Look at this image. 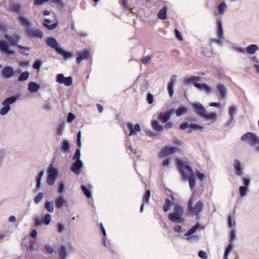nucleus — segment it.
<instances>
[{
  "label": "nucleus",
  "mask_w": 259,
  "mask_h": 259,
  "mask_svg": "<svg viewBox=\"0 0 259 259\" xmlns=\"http://www.w3.org/2000/svg\"><path fill=\"white\" fill-rule=\"evenodd\" d=\"M58 253L60 259H65L66 257V248L64 246H61L59 248Z\"/></svg>",
  "instance_id": "72a5a7b5"
},
{
  "label": "nucleus",
  "mask_w": 259,
  "mask_h": 259,
  "mask_svg": "<svg viewBox=\"0 0 259 259\" xmlns=\"http://www.w3.org/2000/svg\"><path fill=\"white\" fill-rule=\"evenodd\" d=\"M193 108L195 113L201 117L206 119L207 120H211L212 122L217 120V115L215 112L207 113L203 106L200 103H194L192 104Z\"/></svg>",
  "instance_id": "f257e3e1"
},
{
  "label": "nucleus",
  "mask_w": 259,
  "mask_h": 259,
  "mask_svg": "<svg viewBox=\"0 0 259 259\" xmlns=\"http://www.w3.org/2000/svg\"><path fill=\"white\" fill-rule=\"evenodd\" d=\"M177 78V76L176 75H172L168 83L167 91L170 97H172L174 95V88L176 82Z\"/></svg>",
  "instance_id": "2eb2a0df"
},
{
  "label": "nucleus",
  "mask_w": 259,
  "mask_h": 259,
  "mask_svg": "<svg viewBox=\"0 0 259 259\" xmlns=\"http://www.w3.org/2000/svg\"><path fill=\"white\" fill-rule=\"evenodd\" d=\"M236 223L234 220L232 219L231 216L228 218V226L231 229H234L235 227Z\"/></svg>",
  "instance_id": "de8ad7c7"
},
{
  "label": "nucleus",
  "mask_w": 259,
  "mask_h": 259,
  "mask_svg": "<svg viewBox=\"0 0 259 259\" xmlns=\"http://www.w3.org/2000/svg\"><path fill=\"white\" fill-rule=\"evenodd\" d=\"M219 13L221 15H224L227 9L226 4L225 2H221L217 7Z\"/></svg>",
  "instance_id": "c85d7f7f"
},
{
  "label": "nucleus",
  "mask_w": 259,
  "mask_h": 259,
  "mask_svg": "<svg viewBox=\"0 0 259 259\" xmlns=\"http://www.w3.org/2000/svg\"><path fill=\"white\" fill-rule=\"evenodd\" d=\"M56 81L60 84H64L66 86L70 85L72 83V78L71 76L64 77L63 74H58L57 76Z\"/></svg>",
  "instance_id": "f8f14e48"
},
{
  "label": "nucleus",
  "mask_w": 259,
  "mask_h": 259,
  "mask_svg": "<svg viewBox=\"0 0 259 259\" xmlns=\"http://www.w3.org/2000/svg\"><path fill=\"white\" fill-rule=\"evenodd\" d=\"M16 100V98L13 97L8 98L4 100L2 103V105L5 106V107L1 109L0 114L2 115L6 114L11 109L10 105L14 103Z\"/></svg>",
  "instance_id": "1a4fd4ad"
},
{
  "label": "nucleus",
  "mask_w": 259,
  "mask_h": 259,
  "mask_svg": "<svg viewBox=\"0 0 259 259\" xmlns=\"http://www.w3.org/2000/svg\"><path fill=\"white\" fill-rule=\"evenodd\" d=\"M217 35L220 37H224V30L223 28L222 22L221 20L217 21Z\"/></svg>",
  "instance_id": "a878e982"
},
{
  "label": "nucleus",
  "mask_w": 259,
  "mask_h": 259,
  "mask_svg": "<svg viewBox=\"0 0 259 259\" xmlns=\"http://www.w3.org/2000/svg\"><path fill=\"white\" fill-rule=\"evenodd\" d=\"M65 229L64 225L61 223L57 225V230L59 233H62Z\"/></svg>",
  "instance_id": "338daca9"
},
{
  "label": "nucleus",
  "mask_w": 259,
  "mask_h": 259,
  "mask_svg": "<svg viewBox=\"0 0 259 259\" xmlns=\"http://www.w3.org/2000/svg\"><path fill=\"white\" fill-rule=\"evenodd\" d=\"M44 197V193L39 192L37 195L34 197V201L35 204H38L42 200Z\"/></svg>",
  "instance_id": "37998d69"
},
{
  "label": "nucleus",
  "mask_w": 259,
  "mask_h": 259,
  "mask_svg": "<svg viewBox=\"0 0 259 259\" xmlns=\"http://www.w3.org/2000/svg\"><path fill=\"white\" fill-rule=\"evenodd\" d=\"M236 112H237V108L235 106H232L229 108V114L231 117V119L229 121H228L226 123L228 126L230 125L231 124V122L234 119V115L236 113Z\"/></svg>",
  "instance_id": "393cba45"
},
{
  "label": "nucleus",
  "mask_w": 259,
  "mask_h": 259,
  "mask_svg": "<svg viewBox=\"0 0 259 259\" xmlns=\"http://www.w3.org/2000/svg\"><path fill=\"white\" fill-rule=\"evenodd\" d=\"M50 0H34V5L35 6H38L42 5L44 3L49 2Z\"/></svg>",
  "instance_id": "bf43d9fd"
},
{
  "label": "nucleus",
  "mask_w": 259,
  "mask_h": 259,
  "mask_svg": "<svg viewBox=\"0 0 259 259\" xmlns=\"http://www.w3.org/2000/svg\"><path fill=\"white\" fill-rule=\"evenodd\" d=\"M45 208L48 211L50 212H53L54 211V205L53 201H47L46 202Z\"/></svg>",
  "instance_id": "4c0bfd02"
},
{
  "label": "nucleus",
  "mask_w": 259,
  "mask_h": 259,
  "mask_svg": "<svg viewBox=\"0 0 259 259\" xmlns=\"http://www.w3.org/2000/svg\"><path fill=\"white\" fill-rule=\"evenodd\" d=\"M251 147L253 148L255 152L259 153V137H257L256 142L255 144H253Z\"/></svg>",
  "instance_id": "09e8293b"
},
{
  "label": "nucleus",
  "mask_w": 259,
  "mask_h": 259,
  "mask_svg": "<svg viewBox=\"0 0 259 259\" xmlns=\"http://www.w3.org/2000/svg\"><path fill=\"white\" fill-rule=\"evenodd\" d=\"M177 164L184 180H186L187 178H189V172L192 173V176L194 175L193 171L188 165L187 162L184 161L182 159H178Z\"/></svg>",
  "instance_id": "20e7f679"
},
{
  "label": "nucleus",
  "mask_w": 259,
  "mask_h": 259,
  "mask_svg": "<svg viewBox=\"0 0 259 259\" xmlns=\"http://www.w3.org/2000/svg\"><path fill=\"white\" fill-rule=\"evenodd\" d=\"M151 57L149 55L146 56L141 59V62L144 64H147L151 60Z\"/></svg>",
  "instance_id": "8fccbe9b"
},
{
  "label": "nucleus",
  "mask_w": 259,
  "mask_h": 259,
  "mask_svg": "<svg viewBox=\"0 0 259 259\" xmlns=\"http://www.w3.org/2000/svg\"><path fill=\"white\" fill-rule=\"evenodd\" d=\"M203 126L195 123H191L190 124V128L188 130V132L189 133H191L192 130L197 131V130H201L203 129Z\"/></svg>",
  "instance_id": "7c9ffc66"
},
{
  "label": "nucleus",
  "mask_w": 259,
  "mask_h": 259,
  "mask_svg": "<svg viewBox=\"0 0 259 259\" xmlns=\"http://www.w3.org/2000/svg\"><path fill=\"white\" fill-rule=\"evenodd\" d=\"M221 97L222 98H225L227 95V90L223 84H219L217 87Z\"/></svg>",
  "instance_id": "cd10ccee"
},
{
  "label": "nucleus",
  "mask_w": 259,
  "mask_h": 259,
  "mask_svg": "<svg viewBox=\"0 0 259 259\" xmlns=\"http://www.w3.org/2000/svg\"><path fill=\"white\" fill-rule=\"evenodd\" d=\"M44 175V171H41L39 173V175L37 177V183H36V187L37 188H39L40 186V180H41V177L42 176H43Z\"/></svg>",
  "instance_id": "603ef678"
},
{
  "label": "nucleus",
  "mask_w": 259,
  "mask_h": 259,
  "mask_svg": "<svg viewBox=\"0 0 259 259\" xmlns=\"http://www.w3.org/2000/svg\"><path fill=\"white\" fill-rule=\"evenodd\" d=\"M188 111V109L185 107H181L178 109L176 111V114L177 116H180L185 113H186Z\"/></svg>",
  "instance_id": "58836bf2"
},
{
  "label": "nucleus",
  "mask_w": 259,
  "mask_h": 259,
  "mask_svg": "<svg viewBox=\"0 0 259 259\" xmlns=\"http://www.w3.org/2000/svg\"><path fill=\"white\" fill-rule=\"evenodd\" d=\"M82 191H83L84 195L87 197L90 198L92 196L91 192L89 189H88L85 186L82 185L81 186Z\"/></svg>",
  "instance_id": "79ce46f5"
},
{
  "label": "nucleus",
  "mask_w": 259,
  "mask_h": 259,
  "mask_svg": "<svg viewBox=\"0 0 259 259\" xmlns=\"http://www.w3.org/2000/svg\"><path fill=\"white\" fill-rule=\"evenodd\" d=\"M51 22V20L48 19H45L44 20V22L43 23V25L49 30H53L57 27L58 23L56 22L51 25H50L49 24H50Z\"/></svg>",
  "instance_id": "4be33fe9"
},
{
  "label": "nucleus",
  "mask_w": 259,
  "mask_h": 259,
  "mask_svg": "<svg viewBox=\"0 0 259 259\" xmlns=\"http://www.w3.org/2000/svg\"><path fill=\"white\" fill-rule=\"evenodd\" d=\"M257 50V46L254 44L249 45L246 48V52L251 55L254 54Z\"/></svg>",
  "instance_id": "c756f323"
},
{
  "label": "nucleus",
  "mask_w": 259,
  "mask_h": 259,
  "mask_svg": "<svg viewBox=\"0 0 259 259\" xmlns=\"http://www.w3.org/2000/svg\"><path fill=\"white\" fill-rule=\"evenodd\" d=\"M18 19L20 24L26 27L25 31L28 36L40 38L43 37V33L39 29L32 28L30 22L26 18L20 17Z\"/></svg>",
  "instance_id": "f03ea898"
},
{
  "label": "nucleus",
  "mask_w": 259,
  "mask_h": 259,
  "mask_svg": "<svg viewBox=\"0 0 259 259\" xmlns=\"http://www.w3.org/2000/svg\"><path fill=\"white\" fill-rule=\"evenodd\" d=\"M14 71L11 67H4L1 71V75L6 78H10L14 75Z\"/></svg>",
  "instance_id": "dca6fc26"
},
{
  "label": "nucleus",
  "mask_w": 259,
  "mask_h": 259,
  "mask_svg": "<svg viewBox=\"0 0 259 259\" xmlns=\"http://www.w3.org/2000/svg\"><path fill=\"white\" fill-rule=\"evenodd\" d=\"M242 181L243 183V186H241L239 188V192L241 197H244L247 195L249 192V187L250 184V180L249 177H242Z\"/></svg>",
  "instance_id": "6e6552de"
},
{
  "label": "nucleus",
  "mask_w": 259,
  "mask_h": 259,
  "mask_svg": "<svg viewBox=\"0 0 259 259\" xmlns=\"http://www.w3.org/2000/svg\"><path fill=\"white\" fill-rule=\"evenodd\" d=\"M189 127H190V125L189 124L188 122H185L181 124V125L180 126V128L181 130H184L187 128Z\"/></svg>",
  "instance_id": "774afa93"
},
{
  "label": "nucleus",
  "mask_w": 259,
  "mask_h": 259,
  "mask_svg": "<svg viewBox=\"0 0 259 259\" xmlns=\"http://www.w3.org/2000/svg\"><path fill=\"white\" fill-rule=\"evenodd\" d=\"M51 220V216L50 214L47 213L45 215V218L42 219V222L46 225H49Z\"/></svg>",
  "instance_id": "a18cd8bd"
},
{
  "label": "nucleus",
  "mask_w": 259,
  "mask_h": 259,
  "mask_svg": "<svg viewBox=\"0 0 259 259\" xmlns=\"http://www.w3.org/2000/svg\"><path fill=\"white\" fill-rule=\"evenodd\" d=\"M175 35H176V36L177 37V38L179 40L182 41L183 40V37H182V35H181V33H180V32L177 29H175Z\"/></svg>",
  "instance_id": "0e129e2a"
},
{
  "label": "nucleus",
  "mask_w": 259,
  "mask_h": 259,
  "mask_svg": "<svg viewBox=\"0 0 259 259\" xmlns=\"http://www.w3.org/2000/svg\"><path fill=\"white\" fill-rule=\"evenodd\" d=\"M183 208L179 205H176L174 208V213L169 214V219L175 223H181L182 222V215L183 214Z\"/></svg>",
  "instance_id": "0eeeda50"
},
{
  "label": "nucleus",
  "mask_w": 259,
  "mask_h": 259,
  "mask_svg": "<svg viewBox=\"0 0 259 259\" xmlns=\"http://www.w3.org/2000/svg\"><path fill=\"white\" fill-rule=\"evenodd\" d=\"M90 57V52L88 50H84L78 53V57L76 58V62L79 64L82 60L88 59Z\"/></svg>",
  "instance_id": "6ab92c4d"
},
{
  "label": "nucleus",
  "mask_w": 259,
  "mask_h": 259,
  "mask_svg": "<svg viewBox=\"0 0 259 259\" xmlns=\"http://www.w3.org/2000/svg\"><path fill=\"white\" fill-rule=\"evenodd\" d=\"M159 122H162V112H159L156 118L152 121V126L154 130L159 131L162 129V126L159 124Z\"/></svg>",
  "instance_id": "4468645a"
},
{
  "label": "nucleus",
  "mask_w": 259,
  "mask_h": 259,
  "mask_svg": "<svg viewBox=\"0 0 259 259\" xmlns=\"http://www.w3.org/2000/svg\"><path fill=\"white\" fill-rule=\"evenodd\" d=\"M82 167V163L80 160H76L71 166V170L75 174L79 175L81 173Z\"/></svg>",
  "instance_id": "a211bd4d"
},
{
  "label": "nucleus",
  "mask_w": 259,
  "mask_h": 259,
  "mask_svg": "<svg viewBox=\"0 0 259 259\" xmlns=\"http://www.w3.org/2000/svg\"><path fill=\"white\" fill-rule=\"evenodd\" d=\"M257 140V136L251 132H247L244 135H242L241 138V140L243 142H246L250 146L255 144Z\"/></svg>",
  "instance_id": "9d476101"
},
{
  "label": "nucleus",
  "mask_w": 259,
  "mask_h": 259,
  "mask_svg": "<svg viewBox=\"0 0 259 259\" xmlns=\"http://www.w3.org/2000/svg\"><path fill=\"white\" fill-rule=\"evenodd\" d=\"M198 256L203 259H207L208 255L204 251L201 250L198 252Z\"/></svg>",
  "instance_id": "864d4df0"
},
{
  "label": "nucleus",
  "mask_w": 259,
  "mask_h": 259,
  "mask_svg": "<svg viewBox=\"0 0 259 259\" xmlns=\"http://www.w3.org/2000/svg\"><path fill=\"white\" fill-rule=\"evenodd\" d=\"M199 239V237L197 235L190 236L187 238V240L190 243L197 242Z\"/></svg>",
  "instance_id": "49530a36"
},
{
  "label": "nucleus",
  "mask_w": 259,
  "mask_h": 259,
  "mask_svg": "<svg viewBox=\"0 0 259 259\" xmlns=\"http://www.w3.org/2000/svg\"><path fill=\"white\" fill-rule=\"evenodd\" d=\"M147 102L149 104H151L152 103H153V102L154 101V98H153V95L149 93L147 95Z\"/></svg>",
  "instance_id": "052dcab7"
},
{
  "label": "nucleus",
  "mask_w": 259,
  "mask_h": 259,
  "mask_svg": "<svg viewBox=\"0 0 259 259\" xmlns=\"http://www.w3.org/2000/svg\"><path fill=\"white\" fill-rule=\"evenodd\" d=\"M181 152L180 149L176 147H165L163 148V158L164 156L169 155Z\"/></svg>",
  "instance_id": "f3484780"
},
{
  "label": "nucleus",
  "mask_w": 259,
  "mask_h": 259,
  "mask_svg": "<svg viewBox=\"0 0 259 259\" xmlns=\"http://www.w3.org/2000/svg\"><path fill=\"white\" fill-rule=\"evenodd\" d=\"M195 174L197 178L200 180H203L204 178V175L203 173L200 172L199 170H196Z\"/></svg>",
  "instance_id": "e2e57ef3"
},
{
  "label": "nucleus",
  "mask_w": 259,
  "mask_h": 259,
  "mask_svg": "<svg viewBox=\"0 0 259 259\" xmlns=\"http://www.w3.org/2000/svg\"><path fill=\"white\" fill-rule=\"evenodd\" d=\"M0 50L8 54L12 55L14 52L9 49V45L5 41H0Z\"/></svg>",
  "instance_id": "412c9836"
},
{
  "label": "nucleus",
  "mask_w": 259,
  "mask_h": 259,
  "mask_svg": "<svg viewBox=\"0 0 259 259\" xmlns=\"http://www.w3.org/2000/svg\"><path fill=\"white\" fill-rule=\"evenodd\" d=\"M19 64L21 67H27L29 66V62L28 61H26V60L20 61L19 62Z\"/></svg>",
  "instance_id": "4d7b16f0"
},
{
  "label": "nucleus",
  "mask_w": 259,
  "mask_h": 259,
  "mask_svg": "<svg viewBox=\"0 0 259 259\" xmlns=\"http://www.w3.org/2000/svg\"><path fill=\"white\" fill-rule=\"evenodd\" d=\"M55 179V177L48 175L47 179V183L50 185H53L54 184Z\"/></svg>",
  "instance_id": "3c124183"
},
{
  "label": "nucleus",
  "mask_w": 259,
  "mask_h": 259,
  "mask_svg": "<svg viewBox=\"0 0 259 259\" xmlns=\"http://www.w3.org/2000/svg\"><path fill=\"white\" fill-rule=\"evenodd\" d=\"M70 149V145L67 141H64L61 147V151L63 153H66Z\"/></svg>",
  "instance_id": "473e14b6"
},
{
  "label": "nucleus",
  "mask_w": 259,
  "mask_h": 259,
  "mask_svg": "<svg viewBox=\"0 0 259 259\" xmlns=\"http://www.w3.org/2000/svg\"><path fill=\"white\" fill-rule=\"evenodd\" d=\"M39 85L34 82H30L28 84V90L30 92H36L39 89Z\"/></svg>",
  "instance_id": "bb28decb"
},
{
  "label": "nucleus",
  "mask_w": 259,
  "mask_h": 259,
  "mask_svg": "<svg viewBox=\"0 0 259 259\" xmlns=\"http://www.w3.org/2000/svg\"><path fill=\"white\" fill-rule=\"evenodd\" d=\"M234 173L237 176H242L244 173V169L241 162L238 159H235L233 162Z\"/></svg>",
  "instance_id": "ddd939ff"
},
{
  "label": "nucleus",
  "mask_w": 259,
  "mask_h": 259,
  "mask_svg": "<svg viewBox=\"0 0 259 259\" xmlns=\"http://www.w3.org/2000/svg\"><path fill=\"white\" fill-rule=\"evenodd\" d=\"M5 38L13 46L17 45V47L20 49H24L26 50H29V47H23L22 46L17 45V42L19 40L20 37L17 35H15L13 36H10L8 34H5Z\"/></svg>",
  "instance_id": "9b49d317"
},
{
  "label": "nucleus",
  "mask_w": 259,
  "mask_h": 259,
  "mask_svg": "<svg viewBox=\"0 0 259 259\" xmlns=\"http://www.w3.org/2000/svg\"><path fill=\"white\" fill-rule=\"evenodd\" d=\"M49 1L56 5L59 10H62L64 7V4L62 0H50Z\"/></svg>",
  "instance_id": "f704fd0d"
},
{
  "label": "nucleus",
  "mask_w": 259,
  "mask_h": 259,
  "mask_svg": "<svg viewBox=\"0 0 259 259\" xmlns=\"http://www.w3.org/2000/svg\"><path fill=\"white\" fill-rule=\"evenodd\" d=\"M150 191L148 190L146 191L145 194H144L143 198V203H148L149 202V200L150 196Z\"/></svg>",
  "instance_id": "c03bdc74"
},
{
  "label": "nucleus",
  "mask_w": 259,
  "mask_h": 259,
  "mask_svg": "<svg viewBox=\"0 0 259 259\" xmlns=\"http://www.w3.org/2000/svg\"><path fill=\"white\" fill-rule=\"evenodd\" d=\"M233 247V244L231 242L228 245V246L226 247V248L225 249L224 257L228 258V256H229L230 253L232 251Z\"/></svg>",
  "instance_id": "e433bc0d"
},
{
  "label": "nucleus",
  "mask_w": 259,
  "mask_h": 259,
  "mask_svg": "<svg viewBox=\"0 0 259 259\" xmlns=\"http://www.w3.org/2000/svg\"><path fill=\"white\" fill-rule=\"evenodd\" d=\"M80 155V152L79 149H77L75 151V153L73 157V159H76V160H80L79 157Z\"/></svg>",
  "instance_id": "680f3d73"
},
{
  "label": "nucleus",
  "mask_w": 259,
  "mask_h": 259,
  "mask_svg": "<svg viewBox=\"0 0 259 259\" xmlns=\"http://www.w3.org/2000/svg\"><path fill=\"white\" fill-rule=\"evenodd\" d=\"M192 199H193V197H192L188 201V209L189 212L191 214H192L193 215H198L203 210V204L201 201H199L197 202L195 206L194 207H193L192 206V204H193Z\"/></svg>",
  "instance_id": "423d86ee"
},
{
  "label": "nucleus",
  "mask_w": 259,
  "mask_h": 259,
  "mask_svg": "<svg viewBox=\"0 0 259 259\" xmlns=\"http://www.w3.org/2000/svg\"><path fill=\"white\" fill-rule=\"evenodd\" d=\"M200 228V226L199 225H196L195 227L190 229L186 234L185 235L187 236H190L193 234H194L196 231Z\"/></svg>",
  "instance_id": "ea45409f"
},
{
  "label": "nucleus",
  "mask_w": 259,
  "mask_h": 259,
  "mask_svg": "<svg viewBox=\"0 0 259 259\" xmlns=\"http://www.w3.org/2000/svg\"><path fill=\"white\" fill-rule=\"evenodd\" d=\"M127 128L130 130V133L128 136L135 135L137 134L136 132H140L141 127L139 124L137 123L133 126L132 124H128L127 125Z\"/></svg>",
  "instance_id": "aec40b11"
},
{
  "label": "nucleus",
  "mask_w": 259,
  "mask_h": 259,
  "mask_svg": "<svg viewBox=\"0 0 259 259\" xmlns=\"http://www.w3.org/2000/svg\"><path fill=\"white\" fill-rule=\"evenodd\" d=\"M48 172L49 173L48 175L50 176H52L53 177H56L57 175V170L53 167L52 164H50L48 169Z\"/></svg>",
  "instance_id": "c9c22d12"
},
{
  "label": "nucleus",
  "mask_w": 259,
  "mask_h": 259,
  "mask_svg": "<svg viewBox=\"0 0 259 259\" xmlns=\"http://www.w3.org/2000/svg\"><path fill=\"white\" fill-rule=\"evenodd\" d=\"M173 202H174V198L172 196V195H171L170 198L165 199V203L163 206V210L165 212L167 211L169 209L171 205V204H173Z\"/></svg>",
  "instance_id": "5701e85b"
},
{
  "label": "nucleus",
  "mask_w": 259,
  "mask_h": 259,
  "mask_svg": "<svg viewBox=\"0 0 259 259\" xmlns=\"http://www.w3.org/2000/svg\"><path fill=\"white\" fill-rule=\"evenodd\" d=\"M47 45L54 49L58 54L62 55L65 59L71 58L72 54L71 52H66L59 47L57 40L53 37H49L47 39Z\"/></svg>",
  "instance_id": "7ed1b4c3"
},
{
  "label": "nucleus",
  "mask_w": 259,
  "mask_h": 259,
  "mask_svg": "<svg viewBox=\"0 0 259 259\" xmlns=\"http://www.w3.org/2000/svg\"><path fill=\"white\" fill-rule=\"evenodd\" d=\"M75 117V116L73 113H68V114L67 115V122H72L74 119Z\"/></svg>",
  "instance_id": "5fc2aeb1"
},
{
  "label": "nucleus",
  "mask_w": 259,
  "mask_h": 259,
  "mask_svg": "<svg viewBox=\"0 0 259 259\" xmlns=\"http://www.w3.org/2000/svg\"><path fill=\"white\" fill-rule=\"evenodd\" d=\"M119 4L124 8L128 9V5L127 0H119Z\"/></svg>",
  "instance_id": "13d9d810"
},
{
  "label": "nucleus",
  "mask_w": 259,
  "mask_h": 259,
  "mask_svg": "<svg viewBox=\"0 0 259 259\" xmlns=\"http://www.w3.org/2000/svg\"><path fill=\"white\" fill-rule=\"evenodd\" d=\"M29 73L27 71L23 72L18 78V80L19 81H23L26 80L29 77Z\"/></svg>",
  "instance_id": "a19ab883"
},
{
  "label": "nucleus",
  "mask_w": 259,
  "mask_h": 259,
  "mask_svg": "<svg viewBox=\"0 0 259 259\" xmlns=\"http://www.w3.org/2000/svg\"><path fill=\"white\" fill-rule=\"evenodd\" d=\"M170 118L169 113L167 112L163 114V124L167 122L168 119Z\"/></svg>",
  "instance_id": "6e6d98bb"
},
{
  "label": "nucleus",
  "mask_w": 259,
  "mask_h": 259,
  "mask_svg": "<svg viewBox=\"0 0 259 259\" xmlns=\"http://www.w3.org/2000/svg\"><path fill=\"white\" fill-rule=\"evenodd\" d=\"M186 180H189L190 188L192 190L195 186L196 183L194 178V175H192V173L189 172V178H187Z\"/></svg>",
  "instance_id": "2f4dec72"
},
{
  "label": "nucleus",
  "mask_w": 259,
  "mask_h": 259,
  "mask_svg": "<svg viewBox=\"0 0 259 259\" xmlns=\"http://www.w3.org/2000/svg\"><path fill=\"white\" fill-rule=\"evenodd\" d=\"M41 65V62L40 61H37L34 63L33 67L35 69H39Z\"/></svg>",
  "instance_id": "69168bd1"
},
{
  "label": "nucleus",
  "mask_w": 259,
  "mask_h": 259,
  "mask_svg": "<svg viewBox=\"0 0 259 259\" xmlns=\"http://www.w3.org/2000/svg\"><path fill=\"white\" fill-rule=\"evenodd\" d=\"M55 205L57 208H61L67 205V201L62 197H59L55 200Z\"/></svg>",
  "instance_id": "b1692460"
},
{
  "label": "nucleus",
  "mask_w": 259,
  "mask_h": 259,
  "mask_svg": "<svg viewBox=\"0 0 259 259\" xmlns=\"http://www.w3.org/2000/svg\"><path fill=\"white\" fill-rule=\"evenodd\" d=\"M200 79V77L198 76H192L190 78H187L185 80V83L187 85L190 84H193L194 86L199 89H203L206 91L207 92H211V88L205 83H199L197 82V81H199Z\"/></svg>",
  "instance_id": "39448f33"
}]
</instances>
